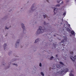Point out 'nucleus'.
Wrapping results in <instances>:
<instances>
[{
  "mask_svg": "<svg viewBox=\"0 0 76 76\" xmlns=\"http://www.w3.org/2000/svg\"><path fill=\"white\" fill-rule=\"evenodd\" d=\"M31 23H34V21L33 20H32Z\"/></svg>",
  "mask_w": 76,
  "mask_h": 76,
  "instance_id": "35",
  "label": "nucleus"
},
{
  "mask_svg": "<svg viewBox=\"0 0 76 76\" xmlns=\"http://www.w3.org/2000/svg\"><path fill=\"white\" fill-rule=\"evenodd\" d=\"M19 46V43H16L15 45V48H18Z\"/></svg>",
  "mask_w": 76,
  "mask_h": 76,
  "instance_id": "12",
  "label": "nucleus"
},
{
  "mask_svg": "<svg viewBox=\"0 0 76 76\" xmlns=\"http://www.w3.org/2000/svg\"><path fill=\"white\" fill-rule=\"evenodd\" d=\"M2 65H3V66H4V67L5 69H7L8 68H9V66L7 67V66L6 64L4 62L2 63Z\"/></svg>",
  "mask_w": 76,
  "mask_h": 76,
  "instance_id": "8",
  "label": "nucleus"
},
{
  "mask_svg": "<svg viewBox=\"0 0 76 76\" xmlns=\"http://www.w3.org/2000/svg\"><path fill=\"white\" fill-rule=\"evenodd\" d=\"M58 10V9L56 8H55L54 9V15H56V13H55V11L57 10Z\"/></svg>",
  "mask_w": 76,
  "mask_h": 76,
  "instance_id": "14",
  "label": "nucleus"
},
{
  "mask_svg": "<svg viewBox=\"0 0 76 76\" xmlns=\"http://www.w3.org/2000/svg\"><path fill=\"white\" fill-rule=\"evenodd\" d=\"M40 74L42 75V76H44V73L43 72H41L40 73Z\"/></svg>",
  "mask_w": 76,
  "mask_h": 76,
  "instance_id": "26",
  "label": "nucleus"
},
{
  "mask_svg": "<svg viewBox=\"0 0 76 76\" xmlns=\"http://www.w3.org/2000/svg\"><path fill=\"white\" fill-rule=\"evenodd\" d=\"M43 16L44 18H45L47 17V15H43Z\"/></svg>",
  "mask_w": 76,
  "mask_h": 76,
  "instance_id": "25",
  "label": "nucleus"
},
{
  "mask_svg": "<svg viewBox=\"0 0 76 76\" xmlns=\"http://www.w3.org/2000/svg\"><path fill=\"white\" fill-rule=\"evenodd\" d=\"M63 58H64V60H66V57L64 56H63Z\"/></svg>",
  "mask_w": 76,
  "mask_h": 76,
  "instance_id": "28",
  "label": "nucleus"
},
{
  "mask_svg": "<svg viewBox=\"0 0 76 76\" xmlns=\"http://www.w3.org/2000/svg\"><path fill=\"white\" fill-rule=\"evenodd\" d=\"M39 66L40 67H42V64H41V63H40L39 64Z\"/></svg>",
  "mask_w": 76,
  "mask_h": 76,
  "instance_id": "30",
  "label": "nucleus"
},
{
  "mask_svg": "<svg viewBox=\"0 0 76 76\" xmlns=\"http://www.w3.org/2000/svg\"><path fill=\"white\" fill-rule=\"evenodd\" d=\"M56 57H58V55H56Z\"/></svg>",
  "mask_w": 76,
  "mask_h": 76,
  "instance_id": "36",
  "label": "nucleus"
},
{
  "mask_svg": "<svg viewBox=\"0 0 76 76\" xmlns=\"http://www.w3.org/2000/svg\"><path fill=\"white\" fill-rule=\"evenodd\" d=\"M70 25L69 24H68L67 23H65L64 24V27H65V28H66L65 29L66 31H69V32H71V31L70 30V29L68 28H69Z\"/></svg>",
  "mask_w": 76,
  "mask_h": 76,
  "instance_id": "4",
  "label": "nucleus"
},
{
  "mask_svg": "<svg viewBox=\"0 0 76 76\" xmlns=\"http://www.w3.org/2000/svg\"><path fill=\"white\" fill-rule=\"evenodd\" d=\"M7 43H5L4 44L3 48L4 50H5L6 48H7Z\"/></svg>",
  "mask_w": 76,
  "mask_h": 76,
  "instance_id": "10",
  "label": "nucleus"
},
{
  "mask_svg": "<svg viewBox=\"0 0 76 76\" xmlns=\"http://www.w3.org/2000/svg\"><path fill=\"white\" fill-rule=\"evenodd\" d=\"M54 37H56V36L55 35H54Z\"/></svg>",
  "mask_w": 76,
  "mask_h": 76,
  "instance_id": "40",
  "label": "nucleus"
},
{
  "mask_svg": "<svg viewBox=\"0 0 76 76\" xmlns=\"http://www.w3.org/2000/svg\"><path fill=\"white\" fill-rule=\"evenodd\" d=\"M70 54L71 56H73V52H71L70 53Z\"/></svg>",
  "mask_w": 76,
  "mask_h": 76,
  "instance_id": "27",
  "label": "nucleus"
},
{
  "mask_svg": "<svg viewBox=\"0 0 76 76\" xmlns=\"http://www.w3.org/2000/svg\"><path fill=\"white\" fill-rule=\"evenodd\" d=\"M59 63H60V64H61L62 65H64V63H63L61 61H60L59 62Z\"/></svg>",
  "mask_w": 76,
  "mask_h": 76,
  "instance_id": "22",
  "label": "nucleus"
},
{
  "mask_svg": "<svg viewBox=\"0 0 76 76\" xmlns=\"http://www.w3.org/2000/svg\"><path fill=\"white\" fill-rule=\"evenodd\" d=\"M16 60H17V59H14L12 60V61H16Z\"/></svg>",
  "mask_w": 76,
  "mask_h": 76,
  "instance_id": "32",
  "label": "nucleus"
},
{
  "mask_svg": "<svg viewBox=\"0 0 76 76\" xmlns=\"http://www.w3.org/2000/svg\"><path fill=\"white\" fill-rule=\"evenodd\" d=\"M61 0H57V3H60V1H61Z\"/></svg>",
  "mask_w": 76,
  "mask_h": 76,
  "instance_id": "20",
  "label": "nucleus"
},
{
  "mask_svg": "<svg viewBox=\"0 0 76 76\" xmlns=\"http://www.w3.org/2000/svg\"><path fill=\"white\" fill-rule=\"evenodd\" d=\"M39 41V39H37L35 40V41L34 42V43H37V42H38Z\"/></svg>",
  "mask_w": 76,
  "mask_h": 76,
  "instance_id": "15",
  "label": "nucleus"
},
{
  "mask_svg": "<svg viewBox=\"0 0 76 76\" xmlns=\"http://www.w3.org/2000/svg\"><path fill=\"white\" fill-rule=\"evenodd\" d=\"M66 12H65L63 14V16H66Z\"/></svg>",
  "mask_w": 76,
  "mask_h": 76,
  "instance_id": "29",
  "label": "nucleus"
},
{
  "mask_svg": "<svg viewBox=\"0 0 76 76\" xmlns=\"http://www.w3.org/2000/svg\"><path fill=\"white\" fill-rule=\"evenodd\" d=\"M44 32V29L42 27H39V29H38L37 31L36 32V34L38 35V34H43Z\"/></svg>",
  "mask_w": 76,
  "mask_h": 76,
  "instance_id": "2",
  "label": "nucleus"
},
{
  "mask_svg": "<svg viewBox=\"0 0 76 76\" xmlns=\"http://www.w3.org/2000/svg\"><path fill=\"white\" fill-rule=\"evenodd\" d=\"M35 23H37V22H35Z\"/></svg>",
  "mask_w": 76,
  "mask_h": 76,
  "instance_id": "38",
  "label": "nucleus"
},
{
  "mask_svg": "<svg viewBox=\"0 0 76 76\" xmlns=\"http://www.w3.org/2000/svg\"><path fill=\"white\" fill-rule=\"evenodd\" d=\"M67 41V37H65L64 40H62L61 41L62 42H66Z\"/></svg>",
  "mask_w": 76,
  "mask_h": 76,
  "instance_id": "13",
  "label": "nucleus"
},
{
  "mask_svg": "<svg viewBox=\"0 0 76 76\" xmlns=\"http://www.w3.org/2000/svg\"><path fill=\"white\" fill-rule=\"evenodd\" d=\"M11 27H12V26H9V27H7V26H6L5 27V29L8 30V29H9V28H11Z\"/></svg>",
  "mask_w": 76,
  "mask_h": 76,
  "instance_id": "16",
  "label": "nucleus"
},
{
  "mask_svg": "<svg viewBox=\"0 0 76 76\" xmlns=\"http://www.w3.org/2000/svg\"><path fill=\"white\" fill-rule=\"evenodd\" d=\"M70 58L71 60H72L73 61H75L74 59H76V56H75L74 58L72 56H70Z\"/></svg>",
  "mask_w": 76,
  "mask_h": 76,
  "instance_id": "7",
  "label": "nucleus"
},
{
  "mask_svg": "<svg viewBox=\"0 0 76 76\" xmlns=\"http://www.w3.org/2000/svg\"><path fill=\"white\" fill-rule=\"evenodd\" d=\"M72 34L73 35H74V36H75V31H72Z\"/></svg>",
  "mask_w": 76,
  "mask_h": 76,
  "instance_id": "17",
  "label": "nucleus"
},
{
  "mask_svg": "<svg viewBox=\"0 0 76 76\" xmlns=\"http://www.w3.org/2000/svg\"><path fill=\"white\" fill-rule=\"evenodd\" d=\"M63 1H62L61 2V4H63Z\"/></svg>",
  "mask_w": 76,
  "mask_h": 76,
  "instance_id": "37",
  "label": "nucleus"
},
{
  "mask_svg": "<svg viewBox=\"0 0 76 76\" xmlns=\"http://www.w3.org/2000/svg\"><path fill=\"white\" fill-rule=\"evenodd\" d=\"M56 46H58V45H54V47H56Z\"/></svg>",
  "mask_w": 76,
  "mask_h": 76,
  "instance_id": "34",
  "label": "nucleus"
},
{
  "mask_svg": "<svg viewBox=\"0 0 76 76\" xmlns=\"http://www.w3.org/2000/svg\"><path fill=\"white\" fill-rule=\"evenodd\" d=\"M34 67L35 68H34L33 69L34 70H33L32 72L33 74H34V73H35L36 72V70H37V68H36V67Z\"/></svg>",
  "mask_w": 76,
  "mask_h": 76,
  "instance_id": "11",
  "label": "nucleus"
},
{
  "mask_svg": "<svg viewBox=\"0 0 76 76\" xmlns=\"http://www.w3.org/2000/svg\"><path fill=\"white\" fill-rule=\"evenodd\" d=\"M61 67V65L60 64H58L53 66V69L55 70H57L58 69H60V68Z\"/></svg>",
  "mask_w": 76,
  "mask_h": 76,
  "instance_id": "3",
  "label": "nucleus"
},
{
  "mask_svg": "<svg viewBox=\"0 0 76 76\" xmlns=\"http://www.w3.org/2000/svg\"><path fill=\"white\" fill-rule=\"evenodd\" d=\"M68 1V2H69V0H68V1Z\"/></svg>",
  "mask_w": 76,
  "mask_h": 76,
  "instance_id": "39",
  "label": "nucleus"
},
{
  "mask_svg": "<svg viewBox=\"0 0 76 76\" xmlns=\"http://www.w3.org/2000/svg\"><path fill=\"white\" fill-rule=\"evenodd\" d=\"M20 39H18L16 41V43H18V44H19L20 43Z\"/></svg>",
  "mask_w": 76,
  "mask_h": 76,
  "instance_id": "18",
  "label": "nucleus"
},
{
  "mask_svg": "<svg viewBox=\"0 0 76 76\" xmlns=\"http://www.w3.org/2000/svg\"><path fill=\"white\" fill-rule=\"evenodd\" d=\"M21 26H22V28H23V32L24 34H26V32H27V31L26 29V28H25V24L23 23H21Z\"/></svg>",
  "mask_w": 76,
  "mask_h": 76,
  "instance_id": "5",
  "label": "nucleus"
},
{
  "mask_svg": "<svg viewBox=\"0 0 76 76\" xmlns=\"http://www.w3.org/2000/svg\"><path fill=\"white\" fill-rule=\"evenodd\" d=\"M61 31H63V30H61Z\"/></svg>",
  "mask_w": 76,
  "mask_h": 76,
  "instance_id": "41",
  "label": "nucleus"
},
{
  "mask_svg": "<svg viewBox=\"0 0 76 76\" xmlns=\"http://www.w3.org/2000/svg\"><path fill=\"white\" fill-rule=\"evenodd\" d=\"M12 64L14 66H15L16 67H18V65L17 64L13 63V64Z\"/></svg>",
  "mask_w": 76,
  "mask_h": 76,
  "instance_id": "19",
  "label": "nucleus"
},
{
  "mask_svg": "<svg viewBox=\"0 0 76 76\" xmlns=\"http://www.w3.org/2000/svg\"><path fill=\"white\" fill-rule=\"evenodd\" d=\"M68 71L69 69L68 68L63 69H62L60 71L57 72L56 73H55V76H58V75H63L64 73L67 72H68Z\"/></svg>",
  "mask_w": 76,
  "mask_h": 76,
  "instance_id": "1",
  "label": "nucleus"
},
{
  "mask_svg": "<svg viewBox=\"0 0 76 76\" xmlns=\"http://www.w3.org/2000/svg\"><path fill=\"white\" fill-rule=\"evenodd\" d=\"M74 73V72L72 71H70V73L69 74V76H74V75H73V74Z\"/></svg>",
  "mask_w": 76,
  "mask_h": 76,
  "instance_id": "9",
  "label": "nucleus"
},
{
  "mask_svg": "<svg viewBox=\"0 0 76 76\" xmlns=\"http://www.w3.org/2000/svg\"><path fill=\"white\" fill-rule=\"evenodd\" d=\"M44 24H45V25H48V23H46V22H45L44 23Z\"/></svg>",
  "mask_w": 76,
  "mask_h": 76,
  "instance_id": "31",
  "label": "nucleus"
},
{
  "mask_svg": "<svg viewBox=\"0 0 76 76\" xmlns=\"http://www.w3.org/2000/svg\"><path fill=\"white\" fill-rule=\"evenodd\" d=\"M60 4H57L55 5V7H60Z\"/></svg>",
  "mask_w": 76,
  "mask_h": 76,
  "instance_id": "23",
  "label": "nucleus"
},
{
  "mask_svg": "<svg viewBox=\"0 0 76 76\" xmlns=\"http://www.w3.org/2000/svg\"><path fill=\"white\" fill-rule=\"evenodd\" d=\"M46 1L48 2V3H50V2H49V1L48 0H46Z\"/></svg>",
  "mask_w": 76,
  "mask_h": 76,
  "instance_id": "33",
  "label": "nucleus"
},
{
  "mask_svg": "<svg viewBox=\"0 0 76 76\" xmlns=\"http://www.w3.org/2000/svg\"><path fill=\"white\" fill-rule=\"evenodd\" d=\"M54 58V57L53 56H51L50 58H49L50 60H53V58Z\"/></svg>",
  "mask_w": 76,
  "mask_h": 76,
  "instance_id": "21",
  "label": "nucleus"
},
{
  "mask_svg": "<svg viewBox=\"0 0 76 76\" xmlns=\"http://www.w3.org/2000/svg\"><path fill=\"white\" fill-rule=\"evenodd\" d=\"M12 11V9L10 8H9V9H8V11L9 12H10Z\"/></svg>",
  "mask_w": 76,
  "mask_h": 76,
  "instance_id": "24",
  "label": "nucleus"
},
{
  "mask_svg": "<svg viewBox=\"0 0 76 76\" xmlns=\"http://www.w3.org/2000/svg\"><path fill=\"white\" fill-rule=\"evenodd\" d=\"M36 9H37V7H36L35 6H32L31 7V9L30 11L31 12H32L34 11Z\"/></svg>",
  "mask_w": 76,
  "mask_h": 76,
  "instance_id": "6",
  "label": "nucleus"
}]
</instances>
